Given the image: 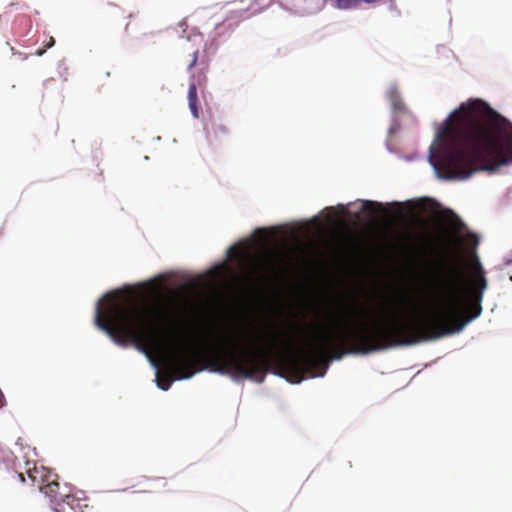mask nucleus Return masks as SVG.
Instances as JSON below:
<instances>
[{
  "label": "nucleus",
  "instance_id": "6",
  "mask_svg": "<svg viewBox=\"0 0 512 512\" xmlns=\"http://www.w3.org/2000/svg\"><path fill=\"white\" fill-rule=\"evenodd\" d=\"M207 82L206 71L204 68L195 71L190 77V83L194 84L195 88L203 91Z\"/></svg>",
  "mask_w": 512,
  "mask_h": 512
},
{
  "label": "nucleus",
  "instance_id": "8",
  "mask_svg": "<svg viewBox=\"0 0 512 512\" xmlns=\"http://www.w3.org/2000/svg\"><path fill=\"white\" fill-rule=\"evenodd\" d=\"M388 99L396 110H401L404 107L403 101L401 99V96L396 88H391L388 91Z\"/></svg>",
  "mask_w": 512,
  "mask_h": 512
},
{
  "label": "nucleus",
  "instance_id": "3",
  "mask_svg": "<svg viewBox=\"0 0 512 512\" xmlns=\"http://www.w3.org/2000/svg\"><path fill=\"white\" fill-rule=\"evenodd\" d=\"M107 305L102 309L98 302L95 315L96 325L105 331L118 345L129 343L147 351L160 346L168 333L160 327L171 317L169 309L160 304L121 301L108 294Z\"/></svg>",
  "mask_w": 512,
  "mask_h": 512
},
{
  "label": "nucleus",
  "instance_id": "17",
  "mask_svg": "<svg viewBox=\"0 0 512 512\" xmlns=\"http://www.w3.org/2000/svg\"><path fill=\"white\" fill-rule=\"evenodd\" d=\"M18 476L22 482H25L24 474L22 472L19 473Z\"/></svg>",
  "mask_w": 512,
  "mask_h": 512
},
{
  "label": "nucleus",
  "instance_id": "13",
  "mask_svg": "<svg viewBox=\"0 0 512 512\" xmlns=\"http://www.w3.org/2000/svg\"><path fill=\"white\" fill-rule=\"evenodd\" d=\"M358 1H359V5L361 3H365L368 5H376V4H379L380 2H382L383 0H358Z\"/></svg>",
  "mask_w": 512,
  "mask_h": 512
},
{
  "label": "nucleus",
  "instance_id": "11",
  "mask_svg": "<svg viewBox=\"0 0 512 512\" xmlns=\"http://www.w3.org/2000/svg\"><path fill=\"white\" fill-rule=\"evenodd\" d=\"M197 60H198V51H194L193 55H192V60L188 66L189 70H191L192 68H194L196 66Z\"/></svg>",
  "mask_w": 512,
  "mask_h": 512
},
{
  "label": "nucleus",
  "instance_id": "1",
  "mask_svg": "<svg viewBox=\"0 0 512 512\" xmlns=\"http://www.w3.org/2000/svg\"><path fill=\"white\" fill-rule=\"evenodd\" d=\"M435 301L423 317L403 319V299L389 310L385 320L372 325L361 322H333L315 330L305 348L297 349L279 331H272L244 345L239 338L226 337L200 349L191 342L173 348L166 357V367L175 379H187L204 367L235 378L264 381L272 352L280 348L293 356L304 369L312 372L328 359H341L345 354H368L394 346H405L440 338V272L435 279Z\"/></svg>",
  "mask_w": 512,
  "mask_h": 512
},
{
  "label": "nucleus",
  "instance_id": "12",
  "mask_svg": "<svg viewBox=\"0 0 512 512\" xmlns=\"http://www.w3.org/2000/svg\"><path fill=\"white\" fill-rule=\"evenodd\" d=\"M375 205H377V203H374V202H370V201H366L365 204H364V209L366 211H368L369 213H373L374 210L372 209ZM378 206H380V204H378Z\"/></svg>",
  "mask_w": 512,
  "mask_h": 512
},
{
  "label": "nucleus",
  "instance_id": "15",
  "mask_svg": "<svg viewBox=\"0 0 512 512\" xmlns=\"http://www.w3.org/2000/svg\"><path fill=\"white\" fill-rule=\"evenodd\" d=\"M463 226H464V225H463V223H462V222L457 221V222L455 223V230H456L457 232H459V231L463 228Z\"/></svg>",
  "mask_w": 512,
  "mask_h": 512
},
{
  "label": "nucleus",
  "instance_id": "18",
  "mask_svg": "<svg viewBox=\"0 0 512 512\" xmlns=\"http://www.w3.org/2000/svg\"><path fill=\"white\" fill-rule=\"evenodd\" d=\"M44 52H45V49H43V50H37V52H36V53H37V55H42Z\"/></svg>",
  "mask_w": 512,
  "mask_h": 512
},
{
  "label": "nucleus",
  "instance_id": "16",
  "mask_svg": "<svg viewBox=\"0 0 512 512\" xmlns=\"http://www.w3.org/2000/svg\"><path fill=\"white\" fill-rule=\"evenodd\" d=\"M54 42H55V41H54L53 37H51V36H50V37H49V42L47 43L46 48H49V47H51L52 45H54Z\"/></svg>",
  "mask_w": 512,
  "mask_h": 512
},
{
  "label": "nucleus",
  "instance_id": "14",
  "mask_svg": "<svg viewBox=\"0 0 512 512\" xmlns=\"http://www.w3.org/2000/svg\"><path fill=\"white\" fill-rule=\"evenodd\" d=\"M443 251H444V255L447 256L450 252V245L445 242L444 246H443Z\"/></svg>",
  "mask_w": 512,
  "mask_h": 512
},
{
  "label": "nucleus",
  "instance_id": "9",
  "mask_svg": "<svg viewBox=\"0 0 512 512\" xmlns=\"http://www.w3.org/2000/svg\"><path fill=\"white\" fill-rule=\"evenodd\" d=\"M335 6L341 10L354 9L359 7L358 0H335Z\"/></svg>",
  "mask_w": 512,
  "mask_h": 512
},
{
  "label": "nucleus",
  "instance_id": "4",
  "mask_svg": "<svg viewBox=\"0 0 512 512\" xmlns=\"http://www.w3.org/2000/svg\"><path fill=\"white\" fill-rule=\"evenodd\" d=\"M26 473L31 480L32 484H37L40 491L51 499H55L59 491V483L56 481L49 482L42 485L43 482V471L39 470L35 465L33 468H28Z\"/></svg>",
  "mask_w": 512,
  "mask_h": 512
},
{
  "label": "nucleus",
  "instance_id": "7",
  "mask_svg": "<svg viewBox=\"0 0 512 512\" xmlns=\"http://www.w3.org/2000/svg\"><path fill=\"white\" fill-rule=\"evenodd\" d=\"M207 132H208L210 137H212L214 139H219L222 136L228 134V129H227V127L224 124L216 122V121H213L207 127Z\"/></svg>",
  "mask_w": 512,
  "mask_h": 512
},
{
  "label": "nucleus",
  "instance_id": "5",
  "mask_svg": "<svg viewBox=\"0 0 512 512\" xmlns=\"http://www.w3.org/2000/svg\"><path fill=\"white\" fill-rule=\"evenodd\" d=\"M200 89L195 88L194 84H189L188 89V105L189 109L194 118H199V109H198V92Z\"/></svg>",
  "mask_w": 512,
  "mask_h": 512
},
{
  "label": "nucleus",
  "instance_id": "10",
  "mask_svg": "<svg viewBox=\"0 0 512 512\" xmlns=\"http://www.w3.org/2000/svg\"><path fill=\"white\" fill-rule=\"evenodd\" d=\"M171 383H172V379L170 378L169 375H165V376L158 375L157 376V385L162 390H168L171 386Z\"/></svg>",
  "mask_w": 512,
  "mask_h": 512
},
{
  "label": "nucleus",
  "instance_id": "19",
  "mask_svg": "<svg viewBox=\"0 0 512 512\" xmlns=\"http://www.w3.org/2000/svg\"><path fill=\"white\" fill-rule=\"evenodd\" d=\"M5 405V401H0V407Z\"/></svg>",
  "mask_w": 512,
  "mask_h": 512
},
{
  "label": "nucleus",
  "instance_id": "2",
  "mask_svg": "<svg viewBox=\"0 0 512 512\" xmlns=\"http://www.w3.org/2000/svg\"><path fill=\"white\" fill-rule=\"evenodd\" d=\"M430 161L444 179L465 180L478 171L512 163V123L481 99L461 103L437 133Z\"/></svg>",
  "mask_w": 512,
  "mask_h": 512
}]
</instances>
